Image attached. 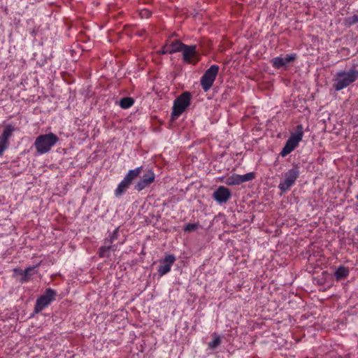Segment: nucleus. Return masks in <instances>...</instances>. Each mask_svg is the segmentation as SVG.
Returning a JSON list of instances; mask_svg holds the SVG:
<instances>
[{
  "label": "nucleus",
  "mask_w": 358,
  "mask_h": 358,
  "mask_svg": "<svg viewBox=\"0 0 358 358\" xmlns=\"http://www.w3.org/2000/svg\"><path fill=\"white\" fill-rule=\"evenodd\" d=\"M59 141V138L53 133L38 136L34 142V147L37 152L43 155L48 152Z\"/></svg>",
  "instance_id": "2"
},
{
  "label": "nucleus",
  "mask_w": 358,
  "mask_h": 358,
  "mask_svg": "<svg viewBox=\"0 0 358 358\" xmlns=\"http://www.w3.org/2000/svg\"><path fill=\"white\" fill-rule=\"evenodd\" d=\"M357 78L358 69L354 65L349 71H341L336 74L334 88L336 91H340L356 81Z\"/></svg>",
  "instance_id": "1"
},
{
  "label": "nucleus",
  "mask_w": 358,
  "mask_h": 358,
  "mask_svg": "<svg viewBox=\"0 0 358 358\" xmlns=\"http://www.w3.org/2000/svg\"><path fill=\"white\" fill-rule=\"evenodd\" d=\"M358 22V16L357 15H353L352 16L348 17L345 19V24L348 26H352Z\"/></svg>",
  "instance_id": "24"
},
{
  "label": "nucleus",
  "mask_w": 358,
  "mask_h": 358,
  "mask_svg": "<svg viewBox=\"0 0 358 358\" xmlns=\"http://www.w3.org/2000/svg\"><path fill=\"white\" fill-rule=\"evenodd\" d=\"M14 126L11 124H7L1 135L0 136V139L6 142V143L9 144V138L12 136L13 131H15Z\"/></svg>",
  "instance_id": "17"
},
{
  "label": "nucleus",
  "mask_w": 358,
  "mask_h": 358,
  "mask_svg": "<svg viewBox=\"0 0 358 358\" xmlns=\"http://www.w3.org/2000/svg\"><path fill=\"white\" fill-rule=\"evenodd\" d=\"M155 174L154 171L152 169H148L136 182L134 189L138 192H141L145 188L149 187L155 181Z\"/></svg>",
  "instance_id": "10"
},
{
  "label": "nucleus",
  "mask_w": 358,
  "mask_h": 358,
  "mask_svg": "<svg viewBox=\"0 0 358 358\" xmlns=\"http://www.w3.org/2000/svg\"><path fill=\"white\" fill-rule=\"evenodd\" d=\"M119 236V228H116L111 234L104 239L105 245H112Z\"/></svg>",
  "instance_id": "18"
},
{
  "label": "nucleus",
  "mask_w": 358,
  "mask_h": 358,
  "mask_svg": "<svg viewBox=\"0 0 358 358\" xmlns=\"http://www.w3.org/2000/svg\"><path fill=\"white\" fill-rule=\"evenodd\" d=\"M57 292L54 289L51 288L46 289L44 294L36 299L34 312L36 314L41 312L55 300Z\"/></svg>",
  "instance_id": "7"
},
{
  "label": "nucleus",
  "mask_w": 358,
  "mask_h": 358,
  "mask_svg": "<svg viewBox=\"0 0 358 358\" xmlns=\"http://www.w3.org/2000/svg\"><path fill=\"white\" fill-rule=\"evenodd\" d=\"M299 167L294 166L292 169L285 172L282 175V179L278 185L279 189L285 192L292 187L299 176Z\"/></svg>",
  "instance_id": "6"
},
{
  "label": "nucleus",
  "mask_w": 358,
  "mask_h": 358,
  "mask_svg": "<svg viewBox=\"0 0 358 358\" xmlns=\"http://www.w3.org/2000/svg\"><path fill=\"white\" fill-rule=\"evenodd\" d=\"M134 103V100L131 97H124L120 101V106L122 108H129Z\"/></svg>",
  "instance_id": "20"
},
{
  "label": "nucleus",
  "mask_w": 358,
  "mask_h": 358,
  "mask_svg": "<svg viewBox=\"0 0 358 358\" xmlns=\"http://www.w3.org/2000/svg\"><path fill=\"white\" fill-rule=\"evenodd\" d=\"M142 13H145L144 15H146L147 17H149L150 15V13L147 10L142 11Z\"/></svg>",
  "instance_id": "28"
},
{
  "label": "nucleus",
  "mask_w": 358,
  "mask_h": 358,
  "mask_svg": "<svg viewBox=\"0 0 358 358\" xmlns=\"http://www.w3.org/2000/svg\"><path fill=\"white\" fill-rule=\"evenodd\" d=\"M176 258L173 255H166L159 266L157 270L159 275L163 276L168 273L171 271V266L176 262Z\"/></svg>",
  "instance_id": "13"
},
{
  "label": "nucleus",
  "mask_w": 358,
  "mask_h": 358,
  "mask_svg": "<svg viewBox=\"0 0 358 358\" xmlns=\"http://www.w3.org/2000/svg\"><path fill=\"white\" fill-rule=\"evenodd\" d=\"M109 250H112L113 251L116 250V245H103L99 248V256L100 257H104L106 255V252H108Z\"/></svg>",
  "instance_id": "21"
},
{
  "label": "nucleus",
  "mask_w": 358,
  "mask_h": 358,
  "mask_svg": "<svg viewBox=\"0 0 358 358\" xmlns=\"http://www.w3.org/2000/svg\"><path fill=\"white\" fill-rule=\"evenodd\" d=\"M219 69L217 65L213 64L201 76V85L205 92H207L213 86L217 76Z\"/></svg>",
  "instance_id": "8"
},
{
  "label": "nucleus",
  "mask_w": 358,
  "mask_h": 358,
  "mask_svg": "<svg viewBox=\"0 0 358 358\" xmlns=\"http://www.w3.org/2000/svg\"><path fill=\"white\" fill-rule=\"evenodd\" d=\"M221 343V339L218 336H213V340L208 343V348L211 350H214Z\"/></svg>",
  "instance_id": "22"
},
{
  "label": "nucleus",
  "mask_w": 358,
  "mask_h": 358,
  "mask_svg": "<svg viewBox=\"0 0 358 358\" xmlns=\"http://www.w3.org/2000/svg\"><path fill=\"white\" fill-rule=\"evenodd\" d=\"M297 58L296 53L287 55L285 57H276L271 59V62L273 67L275 69H287L288 64L294 62Z\"/></svg>",
  "instance_id": "11"
},
{
  "label": "nucleus",
  "mask_w": 358,
  "mask_h": 358,
  "mask_svg": "<svg viewBox=\"0 0 358 358\" xmlns=\"http://www.w3.org/2000/svg\"><path fill=\"white\" fill-rule=\"evenodd\" d=\"M38 266V264L35 266H29L24 271L16 268L13 269V271L14 273L21 275L20 282L24 283L29 281L31 277L36 273L35 268Z\"/></svg>",
  "instance_id": "14"
},
{
  "label": "nucleus",
  "mask_w": 358,
  "mask_h": 358,
  "mask_svg": "<svg viewBox=\"0 0 358 358\" xmlns=\"http://www.w3.org/2000/svg\"><path fill=\"white\" fill-rule=\"evenodd\" d=\"M142 168V166H139L128 171V173L118 184L117 188L114 191V194L116 197L121 196L124 193L127 192L132 181L141 173Z\"/></svg>",
  "instance_id": "4"
},
{
  "label": "nucleus",
  "mask_w": 358,
  "mask_h": 358,
  "mask_svg": "<svg viewBox=\"0 0 358 358\" xmlns=\"http://www.w3.org/2000/svg\"><path fill=\"white\" fill-rule=\"evenodd\" d=\"M357 199L358 200V195L357 196Z\"/></svg>",
  "instance_id": "29"
},
{
  "label": "nucleus",
  "mask_w": 358,
  "mask_h": 358,
  "mask_svg": "<svg viewBox=\"0 0 358 358\" xmlns=\"http://www.w3.org/2000/svg\"><path fill=\"white\" fill-rule=\"evenodd\" d=\"M231 196L230 190L224 186H220L213 192V198L219 203H226Z\"/></svg>",
  "instance_id": "12"
},
{
  "label": "nucleus",
  "mask_w": 358,
  "mask_h": 358,
  "mask_svg": "<svg viewBox=\"0 0 358 358\" xmlns=\"http://www.w3.org/2000/svg\"><path fill=\"white\" fill-rule=\"evenodd\" d=\"M198 228V224H192V223H189L187 224H186L184 227V230L185 231H194L196 230V229Z\"/></svg>",
  "instance_id": "25"
},
{
  "label": "nucleus",
  "mask_w": 358,
  "mask_h": 358,
  "mask_svg": "<svg viewBox=\"0 0 358 358\" xmlns=\"http://www.w3.org/2000/svg\"><path fill=\"white\" fill-rule=\"evenodd\" d=\"M255 178V174L253 172L248 173L244 175H240L241 184L245 182L251 181Z\"/></svg>",
  "instance_id": "23"
},
{
  "label": "nucleus",
  "mask_w": 358,
  "mask_h": 358,
  "mask_svg": "<svg viewBox=\"0 0 358 358\" xmlns=\"http://www.w3.org/2000/svg\"><path fill=\"white\" fill-rule=\"evenodd\" d=\"M166 43L170 48V50H166V52H170V54L181 52L185 45L178 40H176L170 43L167 42Z\"/></svg>",
  "instance_id": "16"
},
{
  "label": "nucleus",
  "mask_w": 358,
  "mask_h": 358,
  "mask_svg": "<svg viewBox=\"0 0 358 358\" xmlns=\"http://www.w3.org/2000/svg\"><path fill=\"white\" fill-rule=\"evenodd\" d=\"M8 143L0 139V156H1L4 151L8 148Z\"/></svg>",
  "instance_id": "26"
},
{
  "label": "nucleus",
  "mask_w": 358,
  "mask_h": 358,
  "mask_svg": "<svg viewBox=\"0 0 358 358\" xmlns=\"http://www.w3.org/2000/svg\"><path fill=\"white\" fill-rule=\"evenodd\" d=\"M182 59L187 64H196L200 61V55L196 50V45H185L182 50Z\"/></svg>",
  "instance_id": "9"
},
{
  "label": "nucleus",
  "mask_w": 358,
  "mask_h": 358,
  "mask_svg": "<svg viewBox=\"0 0 358 358\" xmlns=\"http://www.w3.org/2000/svg\"><path fill=\"white\" fill-rule=\"evenodd\" d=\"M225 183L229 186L240 185V175L236 173L232 174L226 180Z\"/></svg>",
  "instance_id": "19"
},
{
  "label": "nucleus",
  "mask_w": 358,
  "mask_h": 358,
  "mask_svg": "<svg viewBox=\"0 0 358 358\" xmlns=\"http://www.w3.org/2000/svg\"><path fill=\"white\" fill-rule=\"evenodd\" d=\"M169 48L167 43H166L161 50L162 54H170V52H166V50H170Z\"/></svg>",
  "instance_id": "27"
},
{
  "label": "nucleus",
  "mask_w": 358,
  "mask_h": 358,
  "mask_svg": "<svg viewBox=\"0 0 358 358\" xmlns=\"http://www.w3.org/2000/svg\"><path fill=\"white\" fill-rule=\"evenodd\" d=\"M191 94L188 92L182 93L173 101V106L171 112L172 119H177L186 108L190 105Z\"/></svg>",
  "instance_id": "5"
},
{
  "label": "nucleus",
  "mask_w": 358,
  "mask_h": 358,
  "mask_svg": "<svg viewBox=\"0 0 358 358\" xmlns=\"http://www.w3.org/2000/svg\"><path fill=\"white\" fill-rule=\"evenodd\" d=\"M303 136V127L302 124L296 126V131L291 134L285 146L280 152L282 157H285L291 153L299 145Z\"/></svg>",
  "instance_id": "3"
},
{
  "label": "nucleus",
  "mask_w": 358,
  "mask_h": 358,
  "mask_svg": "<svg viewBox=\"0 0 358 358\" xmlns=\"http://www.w3.org/2000/svg\"><path fill=\"white\" fill-rule=\"evenodd\" d=\"M350 273V270L348 267L341 265L339 266L334 273L335 278L337 281L346 278Z\"/></svg>",
  "instance_id": "15"
}]
</instances>
